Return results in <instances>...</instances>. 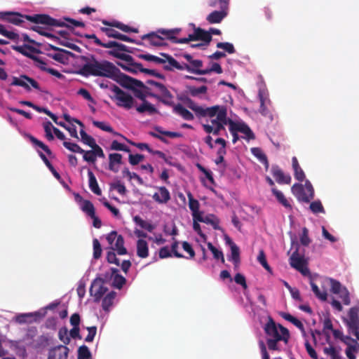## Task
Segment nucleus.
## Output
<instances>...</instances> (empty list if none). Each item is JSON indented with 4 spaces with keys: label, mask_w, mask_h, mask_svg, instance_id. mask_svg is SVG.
Wrapping results in <instances>:
<instances>
[{
    "label": "nucleus",
    "mask_w": 359,
    "mask_h": 359,
    "mask_svg": "<svg viewBox=\"0 0 359 359\" xmlns=\"http://www.w3.org/2000/svg\"><path fill=\"white\" fill-rule=\"evenodd\" d=\"M85 64L80 68L79 73L88 77L90 76L106 77L111 79L122 87H130L132 80L130 76L122 73L112 62L107 60H97L94 55L83 56Z\"/></svg>",
    "instance_id": "obj_1"
},
{
    "label": "nucleus",
    "mask_w": 359,
    "mask_h": 359,
    "mask_svg": "<svg viewBox=\"0 0 359 359\" xmlns=\"http://www.w3.org/2000/svg\"><path fill=\"white\" fill-rule=\"evenodd\" d=\"M0 20L14 25H20L25 22V20L34 22L50 27H62L65 24L57 20L47 14H35L33 15H22L18 12H0Z\"/></svg>",
    "instance_id": "obj_2"
},
{
    "label": "nucleus",
    "mask_w": 359,
    "mask_h": 359,
    "mask_svg": "<svg viewBox=\"0 0 359 359\" xmlns=\"http://www.w3.org/2000/svg\"><path fill=\"white\" fill-rule=\"evenodd\" d=\"M264 330L266 335V344L270 351H280L278 343L283 341L287 344L289 341V330L280 324H276L271 317H269Z\"/></svg>",
    "instance_id": "obj_3"
},
{
    "label": "nucleus",
    "mask_w": 359,
    "mask_h": 359,
    "mask_svg": "<svg viewBox=\"0 0 359 359\" xmlns=\"http://www.w3.org/2000/svg\"><path fill=\"white\" fill-rule=\"evenodd\" d=\"M102 23L105 25L108 26L109 27H101L100 28V30L104 33L109 38H114L116 39L118 31L112 29L111 27H116L119 29L120 30L124 32H134L137 33L138 29L137 28L129 27L127 25H125L119 21L117 20H113V21H108L106 20H102Z\"/></svg>",
    "instance_id": "obj_4"
},
{
    "label": "nucleus",
    "mask_w": 359,
    "mask_h": 359,
    "mask_svg": "<svg viewBox=\"0 0 359 359\" xmlns=\"http://www.w3.org/2000/svg\"><path fill=\"white\" fill-rule=\"evenodd\" d=\"M111 90L114 93L111 98L116 101V105L126 109H131L135 103V100L131 95L126 93L116 85L111 87Z\"/></svg>",
    "instance_id": "obj_5"
},
{
    "label": "nucleus",
    "mask_w": 359,
    "mask_h": 359,
    "mask_svg": "<svg viewBox=\"0 0 359 359\" xmlns=\"http://www.w3.org/2000/svg\"><path fill=\"white\" fill-rule=\"evenodd\" d=\"M179 57H183L187 60V62H182L183 70L202 75L203 69L201 68L203 65L202 60L194 59L192 55L187 53L179 55Z\"/></svg>",
    "instance_id": "obj_6"
},
{
    "label": "nucleus",
    "mask_w": 359,
    "mask_h": 359,
    "mask_svg": "<svg viewBox=\"0 0 359 359\" xmlns=\"http://www.w3.org/2000/svg\"><path fill=\"white\" fill-rule=\"evenodd\" d=\"M290 264L292 268L295 269L304 276L309 273V269L306 266V263L304 257L299 254L298 248H297L290 256Z\"/></svg>",
    "instance_id": "obj_7"
},
{
    "label": "nucleus",
    "mask_w": 359,
    "mask_h": 359,
    "mask_svg": "<svg viewBox=\"0 0 359 359\" xmlns=\"http://www.w3.org/2000/svg\"><path fill=\"white\" fill-rule=\"evenodd\" d=\"M28 83L36 90H41V88L37 81L34 79L25 75L22 74L20 77L13 76V81L11 83V86H21L24 88L27 91H30L31 88Z\"/></svg>",
    "instance_id": "obj_8"
},
{
    "label": "nucleus",
    "mask_w": 359,
    "mask_h": 359,
    "mask_svg": "<svg viewBox=\"0 0 359 359\" xmlns=\"http://www.w3.org/2000/svg\"><path fill=\"white\" fill-rule=\"evenodd\" d=\"M180 29L177 28L171 29H158V32L161 33L162 35H165L168 40L175 43H187L191 41H194L193 39H191L192 37L191 34L187 38L177 39L175 36L180 33Z\"/></svg>",
    "instance_id": "obj_9"
},
{
    "label": "nucleus",
    "mask_w": 359,
    "mask_h": 359,
    "mask_svg": "<svg viewBox=\"0 0 359 359\" xmlns=\"http://www.w3.org/2000/svg\"><path fill=\"white\" fill-rule=\"evenodd\" d=\"M108 291V288L103 285L102 279L95 280L91 285L90 292L94 297V301L98 302Z\"/></svg>",
    "instance_id": "obj_10"
},
{
    "label": "nucleus",
    "mask_w": 359,
    "mask_h": 359,
    "mask_svg": "<svg viewBox=\"0 0 359 359\" xmlns=\"http://www.w3.org/2000/svg\"><path fill=\"white\" fill-rule=\"evenodd\" d=\"M132 80L135 82H131L130 87H125L126 88L132 90L134 92L135 96L142 100V102L146 101V95L142 92V89H147V87L140 80L135 79L130 77Z\"/></svg>",
    "instance_id": "obj_11"
},
{
    "label": "nucleus",
    "mask_w": 359,
    "mask_h": 359,
    "mask_svg": "<svg viewBox=\"0 0 359 359\" xmlns=\"http://www.w3.org/2000/svg\"><path fill=\"white\" fill-rule=\"evenodd\" d=\"M69 351L66 346H57L50 350L48 359H67Z\"/></svg>",
    "instance_id": "obj_12"
},
{
    "label": "nucleus",
    "mask_w": 359,
    "mask_h": 359,
    "mask_svg": "<svg viewBox=\"0 0 359 359\" xmlns=\"http://www.w3.org/2000/svg\"><path fill=\"white\" fill-rule=\"evenodd\" d=\"M156 189L158 191L154 194L152 198L159 204L167 203L171 198L168 189L165 187H158Z\"/></svg>",
    "instance_id": "obj_13"
},
{
    "label": "nucleus",
    "mask_w": 359,
    "mask_h": 359,
    "mask_svg": "<svg viewBox=\"0 0 359 359\" xmlns=\"http://www.w3.org/2000/svg\"><path fill=\"white\" fill-rule=\"evenodd\" d=\"M271 173L276 181L278 184H289L291 182V177L289 175H285L283 171L278 165H274L271 167Z\"/></svg>",
    "instance_id": "obj_14"
},
{
    "label": "nucleus",
    "mask_w": 359,
    "mask_h": 359,
    "mask_svg": "<svg viewBox=\"0 0 359 359\" xmlns=\"http://www.w3.org/2000/svg\"><path fill=\"white\" fill-rule=\"evenodd\" d=\"M194 41H202L204 42V45H208L212 41V36L210 35V32L205 31L201 27H194V33L191 34Z\"/></svg>",
    "instance_id": "obj_15"
},
{
    "label": "nucleus",
    "mask_w": 359,
    "mask_h": 359,
    "mask_svg": "<svg viewBox=\"0 0 359 359\" xmlns=\"http://www.w3.org/2000/svg\"><path fill=\"white\" fill-rule=\"evenodd\" d=\"M348 318L344 319V321L348 327H356L359 326V307L354 306L349 309L348 313Z\"/></svg>",
    "instance_id": "obj_16"
},
{
    "label": "nucleus",
    "mask_w": 359,
    "mask_h": 359,
    "mask_svg": "<svg viewBox=\"0 0 359 359\" xmlns=\"http://www.w3.org/2000/svg\"><path fill=\"white\" fill-rule=\"evenodd\" d=\"M159 34H162L161 33H158L157 30L156 32H152L142 36L141 39L142 40H149L152 46H161L164 45L163 41L167 39L165 35L161 36Z\"/></svg>",
    "instance_id": "obj_17"
},
{
    "label": "nucleus",
    "mask_w": 359,
    "mask_h": 359,
    "mask_svg": "<svg viewBox=\"0 0 359 359\" xmlns=\"http://www.w3.org/2000/svg\"><path fill=\"white\" fill-rule=\"evenodd\" d=\"M161 55L164 57V60H166L168 65H165L163 68L167 71H172L174 69L177 70H183L182 62H179L175 58H173L171 55L167 53H161Z\"/></svg>",
    "instance_id": "obj_18"
},
{
    "label": "nucleus",
    "mask_w": 359,
    "mask_h": 359,
    "mask_svg": "<svg viewBox=\"0 0 359 359\" xmlns=\"http://www.w3.org/2000/svg\"><path fill=\"white\" fill-rule=\"evenodd\" d=\"M227 15V10L219 9V11H214L210 13L206 18L207 21L210 24H217L222 21Z\"/></svg>",
    "instance_id": "obj_19"
},
{
    "label": "nucleus",
    "mask_w": 359,
    "mask_h": 359,
    "mask_svg": "<svg viewBox=\"0 0 359 359\" xmlns=\"http://www.w3.org/2000/svg\"><path fill=\"white\" fill-rule=\"evenodd\" d=\"M41 314L39 312L22 313L15 317V321L20 324L31 323L33 321H36Z\"/></svg>",
    "instance_id": "obj_20"
},
{
    "label": "nucleus",
    "mask_w": 359,
    "mask_h": 359,
    "mask_svg": "<svg viewBox=\"0 0 359 359\" xmlns=\"http://www.w3.org/2000/svg\"><path fill=\"white\" fill-rule=\"evenodd\" d=\"M229 261L233 264L234 269L238 270L241 264L240 250L236 243L231 246V255L228 257Z\"/></svg>",
    "instance_id": "obj_21"
},
{
    "label": "nucleus",
    "mask_w": 359,
    "mask_h": 359,
    "mask_svg": "<svg viewBox=\"0 0 359 359\" xmlns=\"http://www.w3.org/2000/svg\"><path fill=\"white\" fill-rule=\"evenodd\" d=\"M107 43H114L115 44V46L104 47L105 48H112L111 50H110L107 52L108 55H109L111 56L114 57L113 53L119 54V53H121V52H129L128 47L123 43H118L115 41H109Z\"/></svg>",
    "instance_id": "obj_22"
},
{
    "label": "nucleus",
    "mask_w": 359,
    "mask_h": 359,
    "mask_svg": "<svg viewBox=\"0 0 359 359\" xmlns=\"http://www.w3.org/2000/svg\"><path fill=\"white\" fill-rule=\"evenodd\" d=\"M137 255L142 259L149 256V247L146 241L139 239L137 241Z\"/></svg>",
    "instance_id": "obj_23"
},
{
    "label": "nucleus",
    "mask_w": 359,
    "mask_h": 359,
    "mask_svg": "<svg viewBox=\"0 0 359 359\" xmlns=\"http://www.w3.org/2000/svg\"><path fill=\"white\" fill-rule=\"evenodd\" d=\"M173 111L175 113L181 116L184 120L192 121L194 118L193 114L184 107L181 104H176L173 108Z\"/></svg>",
    "instance_id": "obj_24"
},
{
    "label": "nucleus",
    "mask_w": 359,
    "mask_h": 359,
    "mask_svg": "<svg viewBox=\"0 0 359 359\" xmlns=\"http://www.w3.org/2000/svg\"><path fill=\"white\" fill-rule=\"evenodd\" d=\"M187 196L189 199V209L192 212L193 218L196 219L198 215H200L202 213L201 212L199 211V202L196 199L194 198L191 193H189Z\"/></svg>",
    "instance_id": "obj_25"
},
{
    "label": "nucleus",
    "mask_w": 359,
    "mask_h": 359,
    "mask_svg": "<svg viewBox=\"0 0 359 359\" xmlns=\"http://www.w3.org/2000/svg\"><path fill=\"white\" fill-rule=\"evenodd\" d=\"M111 276H114L112 285L117 289H121L123 285L126 283V278L121 275L117 273L118 271L117 269L111 268Z\"/></svg>",
    "instance_id": "obj_26"
},
{
    "label": "nucleus",
    "mask_w": 359,
    "mask_h": 359,
    "mask_svg": "<svg viewBox=\"0 0 359 359\" xmlns=\"http://www.w3.org/2000/svg\"><path fill=\"white\" fill-rule=\"evenodd\" d=\"M136 110L140 114L147 112L149 115L158 113V110L155 108V107L147 100L142 102V104L137 107Z\"/></svg>",
    "instance_id": "obj_27"
},
{
    "label": "nucleus",
    "mask_w": 359,
    "mask_h": 359,
    "mask_svg": "<svg viewBox=\"0 0 359 359\" xmlns=\"http://www.w3.org/2000/svg\"><path fill=\"white\" fill-rule=\"evenodd\" d=\"M88 175L89 178V187L90 190L95 194L100 196L102 194L101 189L99 187L95 176L90 170H88Z\"/></svg>",
    "instance_id": "obj_28"
},
{
    "label": "nucleus",
    "mask_w": 359,
    "mask_h": 359,
    "mask_svg": "<svg viewBox=\"0 0 359 359\" xmlns=\"http://www.w3.org/2000/svg\"><path fill=\"white\" fill-rule=\"evenodd\" d=\"M12 48L14 50L21 53L22 55H23L25 56L28 57L29 58H31L32 56H34V55L29 53L27 51V50H29L32 53H39V51L36 48H35L31 46L26 45V44L24 46H13Z\"/></svg>",
    "instance_id": "obj_29"
},
{
    "label": "nucleus",
    "mask_w": 359,
    "mask_h": 359,
    "mask_svg": "<svg viewBox=\"0 0 359 359\" xmlns=\"http://www.w3.org/2000/svg\"><path fill=\"white\" fill-rule=\"evenodd\" d=\"M112 250H115L119 255H126L127 249L124 247V239L121 235L116 238L114 245L111 247Z\"/></svg>",
    "instance_id": "obj_30"
},
{
    "label": "nucleus",
    "mask_w": 359,
    "mask_h": 359,
    "mask_svg": "<svg viewBox=\"0 0 359 359\" xmlns=\"http://www.w3.org/2000/svg\"><path fill=\"white\" fill-rule=\"evenodd\" d=\"M271 191L273 194L276 196L277 201L285 208H288L290 210L292 209V205H290L288 200L285 197L284 194L279 190H278L276 187H273L271 189Z\"/></svg>",
    "instance_id": "obj_31"
},
{
    "label": "nucleus",
    "mask_w": 359,
    "mask_h": 359,
    "mask_svg": "<svg viewBox=\"0 0 359 359\" xmlns=\"http://www.w3.org/2000/svg\"><path fill=\"white\" fill-rule=\"evenodd\" d=\"M116 293L114 291L108 293L102 299V307L105 311H108L114 303Z\"/></svg>",
    "instance_id": "obj_32"
},
{
    "label": "nucleus",
    "mask_w": 359,
    "mask_h": 359,
    "mask_svg": "<svg viewBox=\"0 0 359 359\" xmlns=\"http://www.w3.org/2000/svg\"><path fill=\"white\" fill-rule=\"evenodd\" d=\"M219 123L227 124V109H222V110L216 116V118L211 120V126L213 127L217 126Z\"/></svg>",
    "instance_id": "obj_33"
},
{
    "label": "nucleus",
    "mask_w": 359,
    "mask_h": 359,
    "mask_svg": "<svg viewBox=\"0 0 359 359\" xmlns=\"http://www.w3.org/2000/svg\"><path fill=\"white\" fill-rule=\"evenodd\" d=\"M222 109H226V107L224 106L215 105L211 107H207L205 109L203 108L204 114L200 115V116L205 117L206 116H208L210 118H212L215 116H217V114L222 110Z\"/></svg>",
    "instance_id": "obj_34"
},
{
    "label": "nucleus",
    "mask_w": 359,
    "mask_h": 359,
    "mask_svg": "<svg viewBox=\"0 0 359 359\" xmlns=\"http://www.w3.org/2000/svg\"><path fill=\"white\" fill-rule=\"evenodd\" d=\"M147 83L157 87L164 97L168 99L172 98V95L170 92L167 89V88L163 84L153 80H148L147 81Z\"/></svg>",
    "instance_id": "obj_35"
},
{
    "label": "nucleus",
    "mask_w": 359,
    "mask_h": 359,
    "mask_svg": "<svg viewBox=\"0 0 359 359\" xmlns=\"http://www.w3.org/2000/svg\"><path fill=\"white\" fill-rule=\"evenodd\" d=\"M57 20L60 21L65 24V25L62 26V27H66L69 29H72V28H74V27H85V23L83 22L76 20L74 19H72L69 18H64L65 21H62L60 20Z\"/></svg>",
    "instance_id": "obj_36"
},
{
    "label": "nucleus",
    "mask_w": 359,
    "mask_h": 359,
    "mask_svg": "<svg viewBox=\"0 0 359 359\" xmlns=\"http://www.w3.org/2000/svg\"><path fill=\"white\" fill-rule=\"evenodd\" d=\"M27 136L33 144L43 149L48 156H50L52 155V151L43 142L39 140L32 135H27Z\"/></svg>",
    "instance_id": "obj_37"
},
{
    "label": "nucleus",
    "mask_w": 359,
    "mask_h": 359,
    "mask_svg": "<svg viewBox=\"0 0 359 359\" xmlns=\"http://www.w3.org/2000/svg\"><path fill=\"white\" fill-rule=\"evenodd\" d=\"M184 100L187 104L188 107L193 110L197 116H200V115L204 114L203 107L197 105L189 97H187Z\"/></svg>",
    "instance_id": "obj_38"
},
{
    "label": "nucleus",
    "mask_w": 359,
    "mask_h": 359,
    "mask_svg": "<svg viewBox=\"0 0 359 359\" xmlns=\"http://www.w3.org/2000/svg\"><path fill=\"white\" fill-rule=\"evenodd\" d=\"M81 210L89 217H95V210L93 204L88 200H84L81 206Z\"/></svg>",
    "instance_id": "obj_39"
},
{
    "label": "nucleus",
    "mask_w": 359,
    "mask_h": 359,
    "mask_svg": "<svg viewBox=\"0 0 359 359\" xmlns=\"http://www.w3.org/2000/svg\"><path fill=\"white\" fill-rule=\"evenodd\" d=\"M134 221L141 228H142L144 229H146L149 232H151L154 229V228H155V226L153 224H151V223H149L148 222L142 219L139 216H135L134 217Z\"/></svg>",
    "instance_id": "obj_40"
},
{
    "label": "nucleus",
    "mask_w": 359,
    "mask_h": 359,
    "mask_svg": "<svg viewBox=\"0 0 359 359\" xmlns=\"http://www.w3.org/2000/svg\"><path fill=\"white\" fill-rule=\"evenodd\" d=\"M187 92L193 97H196L199 94H205L207 93L208 88L205 86H201L199 88L189 86L187 87Z\"/></svg>",
    "instance_id": "obj_41"
},
{
    "label": "nucleus",
    "mask_w": 359,
    "mask_h": 359,
    "mask_svg": "<svg viewBox=\"0 0 359 359\" xmlns=\"http://www.w3.org/2000/svg\"><path fill=\"white\" fill-rule=\"evenodd\" d=\"M0 34L13 41H17L19 39L18 34L7 30L5 26L1 24H0Z\"/></svg>",
    "instance_id": "obj_42"
},
{
    "label": "nucleus",
    "mask_w": 359,
    "mask_h": 359,
    "mask_svg": "<svg viewBox=\"0 0 359 359\" xmlns=\"http://www.w3.org/2000/svg\"><path fill=\"white\" fill-rule=\"evenodd\" d=\"M78 359H92L91 353L87 346L82 345L79 348Z\"/></svg>",
    "instance_id": "obj_43"
},
{
    "label": "nucleus",
    "mask_w": 359,
    "mask_h": 359,
    "mask_svg": "<svg viewBox=\"0 0 359 359\" xmlns=\"http://www.w3.org/2000/svg\"><path fill=\"white\" fill-rule=\"evenodd\" d=\"M140 59H143L146 61L154 62L158 64H165L166 63V60L163 58L158 57L157 56L150 55V54H141L139 55Z\"/></svg>",
    "instance_id": "obj_44"
},
{
    "label": "nucleus",
    "mask_w": 359,
    "mask_h": 359,
    "mask_svg": "<svg viewBox=\"0 0 359 359\" xmlns=\"http://www.w3.org/2000/svg\"><path fill=\"white\" fill-rule=\"evenodd\" d=\"M63 146L68 150L74 153L83 154L85 152V150H83L79 144L76 143L64 141Z\"/></svg>",
    "instance_id": "obj_45"
},
{
    "label": "nucleus",
    "mask_w": 359,
    "mask_h": 359,
    "mask_svg": "<svg viewBox=\"0 0 359 359\" xmlns=\"http://www.w3.org/2000/svg\"><path fill=\"white\" fill-rule=\"evenodd\" d=\"M83 37L88 39H93L95 44L101 47H107L115 46L114 43H105L102 42L97 36L94 34H86L83 35Z\"/></svg>",
    "instance_id": "obj_46"
},
{
    "label": "nucleus",
    "mask_w": 359,
    "mask_h": 359,
    "mask_svg": "<svg viewBox=\"0 0 359 359\" xmlns=\"http://www.w3.org/2000/svg\"><path fill=\"white\" fill-rule=\"evenodd\" d=\"M207 245L208 249L212 252L214 258L216 259H220L222 263H224L223 252L216 248L211 243H208Z\"/></svg>",
    "instance_id": "obj_47"
},
{
    "label": "nucleus",
    "mask_w": 359,
    "mask_h": 359,
    "mask_svg": "<svg viewBox=\"0 0 359 359\" xmlns=\"http://www.w3.org/2000/svg\"><path fill=\"white\" fill-rule=\"evenodd\" d=\"M311 286L313 293L318 299L322 301H325L327 299V294L325 291L321 292L318 285L312 281L311 282Z\"/></svg>",
    "instance_id": "obj_48"
},
{
    "label": "nucleus",
    "mask_w": 359,
    "mask_h": 359,
    "mask_svg": "<svg viewBox=\"0 0 359 359\" xmlns=\"http://www.w3.org/2000/svg\"><path fill=\"white\" fill-rule=\"evenodd\" d=\"M339 298L342 300L344 304L349 305L351 304L350 294L346 287H343L339 293H337Z\"/></svg>",
    "instance_id": "obj_49"
},
{
    "label": "nucleus",
    "mask_w": 359,
    "mask_h": 359,
    "mask_svg": "<svg viewBox=\"0 0 359 359\" xmlns=\"http://www.w3.org/2000/svg\"><path fill=\"white\" fill-rule=\"evenodd\" d=\"M31 29L39 33V34H41L42 36H46L48 38H50V39H57L59 40V39L57 37L55 36L53 34L47 32L46 31V29H47V28H44L39 25H34V26L32 27Z\"/></svg>",
    "instance_id": "obj_50"
},
{
    "label": "nucleus",
    "mask_w": 359,
    "mask_h": 359,
    "mask_svg": "<svg viewBox=\"0 0 359 359\" xmlns=\"http://www.w3.org/2000/svg\"><path fill=\"white\" fill-rule=\"evenodd\" d=\"M57 125L64 128L66 129L70 134V135L74 138H79L78 134H77V130L74 125L71 124L70 126H67L64 122L60 121V123H57Z\"/></svg>",
    "instance_id": "obj_51"
},
{
    "label": "nucleus",
    "mask_w": 359,
    "mask_h": 359,
    "mask_svg": "<svg viewBox=\"0 0 359 359\" xmlns=\"http://www.w3.org/2000/svg\"><path fill=\"white\" fill-rule=\"evenodd\" d=\"M239 133H241L245 135V138L248 140H254L255 138V134L252 131V130L250 128V127L243 123V125L241 127Z\"/></svg>",
    "instance_id": "obj_52"
},
{
    "label": "nucleus",
    "mask_w": 359,
    "mask_h": 359,
    "mask_svg": "<svg viewBox=\"0 0 359 359\" xmlns=\"http://www.w3.org/2000/svg\"><path fill=\"white\" fill-rule=\"evenodd\" d=\"M93 258L98 259L102 255V247L97 238H94L93 241Z\"/></svg>",
    "instance_id": "obj_53"
},
{
    "label": "nucleus",
    "mask_w": 359,
    "mask_h": 359,
    "mask_svg": "<svg viewBox=\"0 0 359 359\" xmlns=\"http://www.w3.org/2000/svg\"><path fill=\"white\" fill-rule=\"evenodd\" d=\"M213 217L212 215H208L206 217H203L202 215V213L198 215L196 219L200 222H203V223H205V224H212L214 227L215 229H217V222H215V220H213L211 217Z\"/></svg>",
    "instance_id": "obj_54"
},
{
    "label": "nucleus",
    "mask_w": 359,
    "mask_h": 359,
    "mask_svg": "<svg viewBox=\"0 0 359 359\" xmlns=\"http://www.w3.org/2000/svg\"><path fill=\"white\" fill-rule=\"evenodd\" d=\"M58 337L65 345L70 343V337L68 336V330L66 327H62L59 330Z\"/></svg>",
    "instance_id": "obj_55"
},
{
    "label": "nucleus",
    "mask_w": 359,
    "mask_h": 359,
    "mask_svg": "<svg viewBox=\"0 0 359 359\" xmlns=\"http://www.w3.org/2000/svg\"><path fill=\"white\" fill-rule=\"evenodd\" d=\"M259 98L260 101L259 112L264 116H270V112L267 107L265 106V98L261 92L259 93Z\"/></svg>",
    "instance_id": "obj_56"
},
{
    "label": "nucleus",
    "mask_w": 359,
    "mask_h": 359,
    "mask_svg": "<svg viewBox=\"0 0 359 359\" xmlns=\"http://www.w3.org/2000/svg\"><path fill=\"white\" fill-rule=\"evenodd\" d=\"M80 135L81 137V141L85 144L88 145L89 147H91L95 143V139L91 137L90 135H88L83 130H81Z\"/></svg>",
    "instance_id": "obj_57"
},
{
    "label": "nucleus",
    "mask_w": 359,
    "mask_h": 359,
    "mask_svg": "<svg viewBox=\"0 0 359 359\" xmlns=\"http://www.w3.org/2000/svg\"><path fill=\"white\" fill-rule=\"evenodd\" d=\"M110 149L111 150H115V151H126V152L130 151L129 147H128L126 145H125L123 144L118 142L117 140L112 141V142L111 144Z\"/></svg>",
    "instance_id": "obj_58"
},
{
    "label": "nucleus",
    "mask_w": 359,
    "mask_h": 359,
    "mask_svg": "<svg viewBox=\"0 0 359 359\" xmlns=\"http://www.w3.org/2000/svg\"><path fill=\"white\" fill-rule=\"evenodd\" d=\"M222 68L217 62H214L210 68L203 69L202 75L208 74L211 72H216L217 74L222 73Z\"/></svg>",
    "instance_id": "obj_59"
},
{
    "label": "nucleus",
    "mask_w": 359,
    "mask_h": 359,
    "mask_svg": "<svg viewBox=\"0 0 359 359\" xmlns=\"http://www.w3.org/2000/svg\"><path fill=\"white\" fill-rule=\"evenodd\" d=\"M330 291L334 294L339 293L340 292V290L343 287H344V286H343L340 283L339 281H338L335 279L330 278Z\"/></svg>",
    "instance_id": "obj_60"
},
{
    "label": "nucleus",
    "mask_w": 359,
    "mask_h": 359,
    "mask_svg": "<svg viewBox=\"0 0 359 359\" xmlns=\"http://www.w3.org/2000/svg\"><path fill=\"white\" fill-rule=\"evenodd\" d=\"M257 260L266 270H267L268 271H271V269L266 261V255L264 250H262L259 251L257 257Z\"/></svg>",
    "instance_id": "obj_61"
},
{
    "label": "nucleus",
    "mask_w": 359,
    "mask_h": 359,
    "mask_svg": "<svg viewBox=\"0 0 359 359\" xmlns=\"http://www.w3.org/2000/svg\"><path fill=\"white\" fill-rule=\"evenodd\" d=\"M100 201L102 205L110 210L115 217H118L120 215L119 210L114 206L111 205L105 198H103Z\"/></svg>",
    "instance_id": "obj_62"
},
{
    "label": "nucleus",
    "mask_w": 359,
    "mask_h": 359,
    "mask_svg": "<svg viewBox=\"0 0 359 359\" xmlns=\"http://www.w3.org/2000/svg\"><path fill=\"white\" fill-rule=\"evenodd\" d=\"M218 48L225 50L228 53L232 54L235 53V48L232 43L229 42H219L217 44Z\"/></svg>",
    "instance_id": "obj_63"
},
{
    "label": "nucleus",
    "mask_w": 359,
    "mask_h": 359,
    "mask_svg": "<svg viewBox=\"0 0 359 359\" xmlns=\"http://www.w3.org/2000/svg\"><path fill=\"white\" fill-rule=\"evenodd\" d=\"M310 209L313 213L324 212V208L320 201H313L310 204Z\"/></svg>",
    "instance_id": "obj_64"
}]
</instances>
